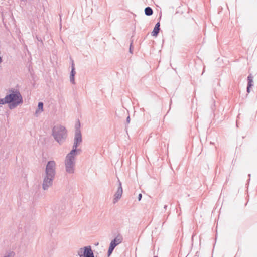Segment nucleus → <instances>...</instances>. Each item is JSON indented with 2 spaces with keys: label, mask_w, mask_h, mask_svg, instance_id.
I'll return each instance as SVG.
<instances>
[{
  "label": "nucleus",
  "mask_w": 257,
  "mask_h": 257,
  "mask_svg": "<svg viewBox=\"0 0 257 257\" xmlns=\"http://www.w3.org/2000/svg\"><path fill=\"white\" fill-rule=\"evenodd\" d=\"M160 23L159 22H158L156 25H155V27H157L158 28H160Z\"/></svg>",
  "instance_id": "17"
},
{
  "label": "nucleus",
  "mask_w": 257,
  "mask_h": 257,
  "mask_svg": "<svg viewBox=\"0 0 257 257\" xmlns=\"http://www.w3.org/2000/svg\"><path fill=\"white\" fill-rule=\"evenodd\" d=\"M2 57L0 56V64L2 63Z\"/></svg>",
  "instance_id": "21"
},
{
  "label": "nucleus",
  "mask_w": 257,
  "mask_h": 257,
  "mask_svg": "<svg viewBox=\"0 0 257 257\" xmlns=\"http://www.w3.org/2000/svg\"><path fill=\"white\" fill-rule=\"evenodd\" d=\"M145 14L147 16H151L153 14V10L151 8L148 7L145 9Z\"/></svg>",
  "instance_id": "12"
},
{
  "label": "nucleus",
  "mask_w": 257,
  "mask_h": 257,
  "mask_svg": "<svg viewBox=\"0 0 257 257\" xmlns=\"http://www.w3.org/2000/svg\"><path fill=\"white\" fill-rule=\"evenodd\" d=\"M118 187L116 192L114 194V198L113 199L114 203H116L118 201V200L121 198L123 192L121 183L119 179L118 180Z\"/></svg>",
  "instance_id": "9"
},
{
  "label": "nucleus",
  "mask_w": 257,
  "mask_h": 257,
  "mask_svg": "<svg viewBox=\"0 0 257 257\" xmlns=\"http://www.w3.org/2000/svg\"><path fill=\"white\" fill-rule=\"evenodd\" d=\"M71 68H72V69H71L70 75L75 76V75L76 74V72L75 71L74 64L73 62H72V63Z\"/></svg>",
  "instance_id": "14"
},
{
  "label": "nucleus",
  "mask_w": 257,
  "mask_h": 257,
  "mask_svg": "<svg viewBox=\"0 0 257 257\" xmlns=\"http://www.w3.org/2000/svg\"><path fill=\"white\" fill-rule=\"evenodd\" d=\"M43 111V103L42 102L38 103V109L36 110L35 113L36 114H40Z\"/></svg>",
  "instance_id": "11"
},
{
  "label": "nucleus",
  "mask_w": 257,
  "mask_h": 257,
  "mask_svg": "<svg viewBox=\"0 0 257 257\" xmlns=\"http://www.w3.org/2000/svg\"><path fill=\"white\" fill-rule=\"evenodd\" d=\"M55 177L44 174L43 177L42 188L44 190H48L49 187L52 186Z\"/></svg>",
  "instance_id": "8"
},
{
  "label": "nucleus",
  "mask_w": 257,
  "mask_h": 257,
  "mask_svg": "<svg viewBox=\"0 0 257 257\" xmlns=\"http://www.w3.org/2000/svg\"><path fill=\"white\" fill-rule=\"evenodd\" d=\"M52 135L55 140L60 144L63 143L67 137L66 128L61 125L55 126L52 131Z\"/></svg>",
  "instance_id": "3"
},
{
  "label": "nucleus",
  "mask_w": 257,
  "mask_h": 257,
  "mask_svg": "<svg viewBox=\"0 0 257 257\" xmlns=\"http://www.w3.org/2000/svg\"><path fill=\"white\" fill-rule=\"evenodd\" d=\"M37 39L38 41H40V40L38 38H37ZM41 41L42 42V40H41Z\"/></svg>",
  "instance_id": "22"
},
{
  "label": "nucleus",
  "mask_w": 257,
  "mask_h": 257,
  "mask_svg": "<svg viewBox=\"0 0 257 257\" xmlns=\"http://www.w3.org/2000/svg\"><path fill=\"white\" fill-rule=\"evenodd\" d=\"M80 124L78 126L76 127V130L75 132V136L74 139V144L72 147V150H74L76 152L78 153L79 149H77V148L80 145L82 141V135L80 130L79 128Z\"/></svg>",
  "instance_id": "4"
},
{
  "label": "nucleus",
  "mask_w": 257,
  "mask_h": 257,
  "mask_svg": "<svg viewBox=\"0 0 257 257\" xmlns=\"http://www.w3.org/2000/svg\"><path fill=\"white\" fill-rule=\"evenodd\" d=\"M122 240V236L121 235H118L113 240L111 241L107 253L108 256L111 254L115 247L117 245L121 243Z\"/></svg>",
  "instance_id": "7"
},
{
  "label": "nucleus",
  "mask_w": 257,
  "mask_h": 257,
  "mask_svg": "<svg viewBox=\"0 0 257 257\" xmlns=\"http://www.w3.org/2000/svg\"><path fill=\"white\" fill-rule=\"evenodd\" d=\"M77 254L79 257H94L90 246H87L79 248L77 250Z\"/></svg>",
  "instance_id": "6"
},
{
  "label": "nucleus",
  "mask_w": 257,
  "mask_h": 257,
  "mask_svg": "<svg viewBox=\"0 0 257 257\" xmlns=\"http://www.w3.org/2000/svg\"><path fill=\"white\" fill-rule=\"evenodd\" d=\"M130 52L131 53H132V44H131L130 45Z\"/></svg>",
  "instance_id": "20"
},
{
  "label": "nucleus",
  "mask_w": 257,
  "mask_h": 257,
  "mask_svg": "<svg viewBox=\"0 0 257 257\" xmlns=\"http://www.w3.org/2000/svg\"><path fill=\"white\" fill-rule=\"evenodd\" d=\"M248 79V86L247 88V91L248 93L250 92V88L252 86V83H253V77L251 76V75H250L248 76L247 78Z\"/></svg>",
  "instance_id": "10"
},
{
  "label": "nucleus",
  "mask_w": 257,
  "mask_h": 257,
  "mask_svg": "<svg viewBox=\"0 0 257 257\" xmlns=\"http://www.w3.org/2000/svg\"><path fill=\"white\" fill-rule=\"evenodd\" d=\"M126 122L128 123H130V116H128L127 117V118H126Z\"/></svg>",
  "instance_id": "19"
},
{
  "label": "nucleus",
  "mask_w": 257,
  "mask_h": 257,
  "mask_svg": "<svg viewBox=\"0 0 257 257\" xmlns=\"http://www.w3.org/2000/svg\"><path fill=\"white\" fill-rule=\"evenodd\" d=\"M166 207H167V206H166V205H165V207H164V208H166Z\"/></svg>",
  "instance_id": "23"
},
{
  "label": "nucleus",
  "mask_w": 257,
  "mask_h": 257,
  "mask_svg": "<svg viewBox=\"0 0 257 257\" xmlns=\"http://www.w3.org/2000/svg\"><path fill=\"white\" fill-rule=\"evenodd\" d=\"M74 76H75L70 75V81L73 84H75Z\"/></svg>",
  "instance_id": "16"
},
{
  "label": "nucleus",
  "mask_w": 257,
  "mask_h": 257,
  "mask_svg": "<svg viewBox=\"0 0 257 257\" xmlns=\"http://www.w3.org/2000/svg\"><path fill=\"white\" fill-rule=\"evenodd\" d=\"M142 195L141 194H139L138 195V200L140 201L142 198Z\"/></svg>",
  "instance_id": "18"
},
{
  "label": "nucleus",
  "mask_w": 257,
  "mask_h": 257,
  "mask_svg": "<svg viewBox=\"0 0 257 257\" xmlns=\"http://www.w3.org/2000/svg\"><path fill=\"white\" fill-rule=\"evenodd\" d=\"M56 174V163L54 160H50L46 164L44 174L55 177Z\"/></svg>",
  "instance_id": "5"
},
{
  "label": "nucleus",
  "mask_w": 257,
  "mask_h": 257,
  "mask_svg": "<svg viewBox=\"0 0 257 257\" xmlns=\"http://www.w3.org/2000/svg\"><path fill=\"white\" fill-rule=\"evenodd\" d=\"M154 257H157V256H154Z\"/></svg>",
  "instance_id": "24"
},
{
  "label": "nucleus",
  "mask_w": 257,
  "mask_h": 257,
  "mask_svg": "<svg viewBox=\"0 0 257 257\" xmlns=\"http://www.w3.org/2000/svg\"><path fill=\"white\" fill-rule=\"evenodd\" d=\"M78 153L71 150L65 157L64 165L66 172L69 174H73L75 172L76 157Z\"/></svg>",
  "instance_id": "2"
},
{
  "label": "nucleus",
  "mask_w": 257,
  "mask_h": 257,
  "mask_svg": "<svg viewBox=\"0 0 257 257\" xmlns=\"http://www.w3.org/2000/svg\"><path fill=\"white\" fill-rule=\"evenodd\" d=\"M15 253L13 251H10L6 254L4 257H14Z\"/></svg>",
  "instance_id": "15"
},
{
  "label": "nucleus",
  "mask_w": 257,
  "mask_h": 257,
  "mask_svg": "<svg viewBox=\"0 0 257 257\" xmlns=\"http://www.w3.org/2000/svg\"><path fill=\"white\" fill-rule=\"evenodd\" d=\"M160 28H158L157 27H154L153 31L152 32V35L153 36H156L158 35L159 33Z\"/></svg>",
  "instance_id": "13"
},
{
  "label": "nucleus",
  "mask_w": 257,
  "mask_h": 257,
  "mask_svg": "<svg viewBox=\"0 0 257 257\" xmlns=\"http://www.w3.org/2000/svg\"><path fill=\"white\" fill-rule=\"evenodd\" d=\"M23 98L19 91H12L4 98L0 99V104H9V108L13 109L23 103Z\"/></svg>",
  "instance_id": "1"
}]
</instances>
